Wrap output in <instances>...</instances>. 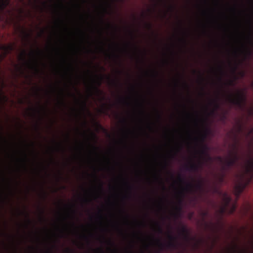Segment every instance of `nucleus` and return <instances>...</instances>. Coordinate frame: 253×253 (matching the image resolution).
<instances>
[{
    "label": "nucleus",
    "mask_w": 253,
    "mask_h": 253,
    "mask_svg": "<svg viewBox=\"0 0 253 253\" xmlns=\"http://www.w3.org/2000/svg\"><path fill=\"white\" fill-rule=\"evenodd\" d=\"M228 101L230 103L239 108H242L246 102V95L243 91L238 90L235 95L232 94L230 95Z\"/></svg>",
    "instance_id": "nucleus-1"
},
{
    "label": "nucleus",
    "mask_w": 253,
    "mask_h": 253,
    "mask_svg": "<svg viewBox=\"0 0 253 253\" xmlns=\"http://www.w3.org/2000/svg\"><path fill=\"white\" fill-rule=\"evenodd\" d=\"M216 159L220 163L225 164V166H223L222 169L223 170H226L227 168H230L236 164L237 162L239 160V157L237 155V152H231L230 157L225 160H224L220 156L217 157Z\"/></svg>",
    "instance_id": "nucleus-2"
},
{
    "label": "nucleus",
    "mask_w": 253,
    "mask_h": 253,
    "mask_svg": "<svg viewBox=\"0 0 253 253\" xmlns=\"http://www.w3.org/2000/svg\"><path fill=\"white\" fill-rule=\"evenodd\" d=\"M177 179L180 183H186L184 190L187 191H193L194 188L196 190H202L203 189L204 182L202 179H199L195 185L190 182H186L184 178L180 174L178 175Z\"/></svg>",
    "instance_id": "nucleus-3"
},
{
    "label": "nucleus",
    "mask_w": 253,
    "mask_h": 253,
    "mask_svg": "<svg viewBox=\"0 0 253 253\" xmlns=\"http://www.w3.org/2000/svg\"><path fill=\"white\" fill-rule=\"evenodd\" d=\"M168 238L169 241L167 244H165L161 242L159 239L157 240V244L161 251L164 250L166 247L167 249H174L177 246V238L173 236L171 233L168 234Z\"/></svg>",
    "instance_id": "nucleus-4"
},
{
    "label": "nucleus",
    "mask_w": 253,
    "mask_h": 253,
    "mask_svg": "<svg viewBox=\"0 0 253 253\" xmlns=\"http://www.w3.org/2000/svg\"><path fill=\"white\" fill-rule=\"evenodd\" d=\"M209 129H207L205 132V133L203 135H202L201 138V141L202 142V148L201 150L200 151V153L202 155L204 156L203 160L205 162L211 161L212 160L211 157L210 156L208 153L209 150L208 146L207 145L203 144V142L204 141L207 136V135L209 133Z\"/></svg>",
    "instance_id": "nucleus-5"
},
{
    "label": "nucleus",
    "mask_w": 253,
    "mask_h": 253,
    "mask_svg": "<svg viewBox=\"0 0 253 253\" xmlns=\"http://www.w3.org/2000/svg\"><path fill=\"white\" fill-rule=\"evenodd\" d=\"M203 163L200 162L198 164L191 163L189 165H186L185 168L187 170L198 171L202 167Z\"/></svg>",
    "instance_id": "nucleus-6"
},
{
    "label": "nucleus",
    "mask_w": 253,
    "mask_h": 253,
    "mask_svg": "<svg viewBox=\"0 0 253 253\" xmlns=\"http://www.w3.org/2000/svg\"><path fill=\"white\" fill-rule=\"evenodd\" d=\"M223 201L224 206L220 210V212L222 213L225 212L226 208L229 206L231 201V197L226 193L223 194Z\"/></svg>",
    "instance_id": "nucleus-7"
},
{
    "label": "nucleus",
    "mask_w": 253,
    "mask_h": 253,
    "mask_svg": "<svg viewBox=\"0 0 253 253\" xmlns=\"http://www.w3.org/2000/svg\"><path fill=\"white\" fill-rule=\"evenodd\" d=\"M180 232L186 240H189V232L187 228L185 226H181L180 230Z\"/></svg>",
    "instance_id": "nucleus-8"
},
{
    "label": "nucleus",
    "mask_w": 253,
    "mask_h": 253,
    "mask_svg": "<svg viewBox=\"0 0 253 253\" xmlns=\"http://www.w3.org/2000/svg\"><path fill=\"white\" fill-rule=\"evenodd\" d=\"M2 49L5 52L4 56H5L7 54L10 53L14 49V46L12 44H9L8 45H4L2 46Z\"/></svg>",
    "instance_id": "nucleus-9"
},
{
    "label": "nucleus",
    "mask_w": 253,
    "mask_h": 253,
    "mask_svg": "<svg viewBox=\"0 0 253 253\" xmlns=\"http://www.w3.org/2000/svg\"><path fill=\"white\" fill-rule=\"evenodd\" d=\"M9 3V0H0V11H3Z\"/></svg>",
    "instance_id": "nucleus-10"
},
{
    "label": "nucleus",
    "mask_w": 253,
    "mask_h": 253,
    "mask_svg": "<svg viewBox=\"0 0 253 253\" xmlns=\"http://www.w3.org/2000/svg\"><path fill=\"white\" fill-rule=\"evenodd\" d=\"M244 187L241 185H238L236 186V189L237 190V196H239L240 194L244 190Z\"/></svg>",
    "instance_id": "nucleus-11"
},
{
    "label": "nucleus",
    "mask_w": 253,
    "mask_h": 253,
    "mask_svg": "<svg viewBox=\"0 0 253 253\" xmlns=\"http://www.w3.org/2000/svg\"><path fill=\"white\" fill-rule=\"evenodd\" d=\"M156 224L157 225V232L160 234H162L163 233V230L161 226L158 223H156Z\"/></svg>",
    "instance_id": "nucleus-12"
},
{
    "label": "nucleus",
    "mask_w": 253,
    "mask_h": 253,
    "mask_svg": "<svg viewBox=\"0 0 253 253\" xmlns=\"http://www.w3.org/2000/svg\"><path fill=\"white\" fill-rule=\"evenodd\" d=\"M213 103L214 105V107L215 108V110H217V109H219L220 106L217 101L214 100L213 101Z\"/></svg>",
    "instance_id": "nucleus-13"
},
{
    "label": "nucleus",
    "mask_w": 253,
    "mask_h": 253,
    "mask_svg": "<svg viewBox=\"0 0 253 253\" xmlns=\"http://www.w3.org/2000/svg\"><path fill=\"white\" fill-rule=\"evenodd\" d=\"M92 88L98 93H102V92L99 89L98 86H93Z\"/></svg>",
    "instance_id": "nucleus-14"
},
{
    "label": "nucleus",
    "mask_w": 253,
    "mask_h": 253,
    "mask_svg": "<svg viewBox=\"0 0 253 253\" xmlns=\"http://www.w3.org/2000/svg\"><path fill=\"white\" fill-rule=\"evenodd\" d=\"M225 174L222 173L221 175L219 177V180L220 182H222L224 181V177H225Z\"/></svg>",
    "instance_id": "nucleus-15"
},
{
    "label": "nucleus",
    "mask_w": 253,
    "mask_h": 253,
    "mask_svg": "<svg viewBox=\"0 0 253 253\" xmlns=\"http://www.w3.org/2000/svg\"><path fill=\"white\" fill-rule=\"evenodd\" d=\"M25 55H26V52L25 51H24L23 52V53L21 54V56H20V59L24 61H25Z\"/></svg>",
    "instance_id": "nucleus-16"
},
{
    "label": "nucleus",
    "mask_w": 253,
    "mask_h": 253,
    "mask_svg": "<svg viewBox=\"0 0 253 253\" xmlns=\"http://www.w3.org/2000/svg\"><path fill=\"white\" fill-rule=\"evenodd\" d=\"M102 77H100L98 78V80L97 81V85L98 86H100L102 84Z\"/></svg>",
    "instance_id": "nucleus-17"
},
{
    "label": "nucleus",
    "mask_w": 253,
    "mask_h": 253,
    "mask_svg": "<svg viewBox=\"0 0 253 253\" xmlns=\"http://www.w3.org/2000/svg\"><path fill=\"white\" fill-rule=\"evenodd\" d=\"M220 119L222 121H225V120L226 119V114H223L221 117H220Z\"/></svg>",
    "instance_id": "nucleus-18"
},
{
    "label": "nucleus",
    "mask_w": 253,
    "mask_h": 253,
    "mask_svg": "<svg viewBox=\"0 0 253 253\" xmlns=\"http://www.w3.org/2000/svg\"><path fill=\"white\" fill-rule=\"evenodd\" d=\"M23 33L25 35L26 38H29L30 37V34L27 33L25 30H23Z\"/></svg>",
    "instance_id": "nucleus-19"
},
{
    "label": "nucleus",
    "mask_w": 253,
    "mask_h": 253,
    "mask_svg": "<svg viewBox=\"0 0 253 253\" xmlns=\"http://www.w3.org/2000/svg\"><path fill=\"white\" fill-rule=\"evenodd\" d=\"M208 214V211H203V212H202V215L204 217L207 216Z\"/></svg>",
    "instance_id": "nucleus-20"
},
{
    "label": "nucleus",
    "mask_w": 253,
    "mask_h": 253,
    "mask_svg": "<svg viewBox=\"0 0 253 253\" xmlns=\"http://www.w3.org/2000/svg\"><path fill=\"white\" fill-rule=\"evenodd\" d=\"M26 216L28 218L27 221H28V223L29 224L31 223V220L29 218V214L27 213H26Z\"/></svg>",
    "instance_id": "nucleus-21"
},
{
    "label": "nucleus",
    "mask_w": 253,
    "mask_h": 253,
    "mask_svg": "<svg viewBox=\"0 0 253 253\" xmlns=\"http://www.w3.org/2000/svg\"><path fill=\"white\" fill-rule=\"evenodd\" d=\"M247 52L249 56H251L252 55V51L250 49H248Z\"/></svg>",
    "instance_id": "nucleus-22"
},
{
    "label": "nucleus",
    "mask_w": 253,
    "mask_h": 253,
    "mask_svg": "<svg viewBox=\"0 0 253 253\" xmlns=\"http://www.w3.org/2000/svg\"><path fill=\"white\" fill-rule=\"evenodd\" d=\"M95 124L99 128H103V127L99 123L96 122Z\"/></svg>",
    "instance_id": "nucleus-23"
},
{
    "label": "nucleus",
    "mask_w": 253,
    "mask_h": 253,
    "mask_svg": "<svg viewBox=\"0 0 253 253\" xmlns=\"http://www.w3.org/2000/svg\"><path fill=\"white\" fill-rule=\"evenodd\" d=\"M66 252L67 253H73V251L70 249H67L66 250Z\"/></svg>",
    "instance_id": "nucleus-24"
},
{
    "label": "nucleus",
    "mask_w": 253,
    "mask_h": 253,
    "mask_svg": "<svg viewBox=\"0 0 253 253\" xmlns=\"http://www.w3.org/2000/svg\"><path fill=\"white\" fill-rule=\"evenodd\" d=\"M17 68L18 69V70H19L21 72V73H22V74L23 73V71L22 70V69L21 67H19L17 66Z\"/></svg>",
    "instance_id": "nucleus-25"
},
{
    "label": "nucleus",
    "mask_w": 253,
    "mask_h": 253,
    "mask_svg": "<svg viewBox=\"0 0 253 253\" xmlns=\"http://www.w3.org/2000/svg\"><path fill=\"white\" fill-rule=\"evenodd\" d=\"M245 75V72H241L240 73V76H241L242 77H244Z\"/></svg>",
    "instance_id": "nucleus-26"
},
{
    "label": "nucleus",
    "mask_w": 253,
    "mask_h": 253,
    "mask_svg": "<svg viewBox=\"0 0 253 253\" xmlns=\"http://www.w3.org/2000/svg\"><path fill=\"white\" fill-rule=\"evenodd\" d=\"M147 25L149 29H152V25L151 24H150V23L147 24Z\"/></svg>",
    "instance_id": "nucleus-27"
},
{
    "label": "nucleus",
    "mask_w": 253,
    "mask_h": 253,
    "mask_svg": "<svg viewBox=\"0 0 253 253\" xmlns=\"http://www.w3.org/2000/svg\"><path fill=\"white\" fill-rule=\"evenodd\" d=\"M219 70H220V71L221 73V74H223V69H222V67L220 66V67H219Z\"/></svg>",
    "instance_id": "nucleus-28"
},
{
    "label": "nucleus",
    "mask_w": 253,
    "mask_h": 253,
    "mask_svg": "<svg viewBox=\"0 0 253 253\" xmlns=\"http://www.w3.org/2000/svg\"><path fill=\"white\" fill-rule=\"evenodd\" d=\"M108 243H109L110 244H111L112 245H114V243H113L110 240H108Z\"/></svg>",
    "instance_id": "nucleus-29"
},
{
    "label": "nucleus",
    "mask_w": 253,
    "mask_h": 253,
    "mask_svg": "<svg viewBox=\"0 0 253 253\" xmlns=\"http://www.w3.org/2000/svg\"><path fill=\"white\" fill-rule=\"evenodd\" d=\"M199 74H200V78H201V81L203 82L204 80V78H203L202 75H201V73L199 72Z\"/></svg>",
    "instance_id": "nucleus-30"
},
{
    "label": "nucleus",
    "mask_w": 253,
    "mask_h": 253,
    "mask_svg": "<svg viewBox=\"0 0 253 253\" xmlns=\"http://www.w3.org/2000/svg\"><path fill=\"white\" fill-rule=\"evenodd\" d=\"M122 121L123 123H126V119H123L122 120Z\"/></svg>",
    "instance_id": "nucleus-31"
},
{
    "label": "nucleus",
    "mask_w": 253,
    "mask_h": 253,
    "mask_svg": "<svg viewBox=\"0 0 253 253\" xmlns=\"http://www.w3.org/2000/svg\"><path fill=\"white\" fill-rule=\"evenodd\" d=\"M251 167L253 168V161L250 162Z\"/></svg>",
    "instance_id": "nucleus-32"
},
{
    "label": "nucleus",
    "mask_w": 253,
    "mask_h": 253,
    "mask_svg": "<svg viewBox=\"0 0 253 253\" xmlns=\"http://www.w3.org/2000/svg\"><path fill=\"white\" fill-rule=\"evenodd\" d=\"M161 183H162V185H163V189H165L166 187H165V185H164V183H163V182H162V181H161Z\"/></svg>",
    "instance_id": "nucleus-33"
},
{
    "label": "nucleus",
    "mask_w": 253,
    "mask_h": 253,
    "mask_svg": "<svg viewBox=\"0 0 253 253\" xmlns=\"http://www.w3.org/2000/svg\"><path fill=\"white\" fill-rule=\"evenodd\" d=\"M177 210H178L179 211H181V207H180V206H179V207H178L177 208Z\"/></svg>",
    "instance_id": "nucleus-34"
},
{
    "label": "nucleus",
    "mask_w": 253,
    "mask_h": 253,
    "mask_svg": "<svg viewBox=\"0 0 253 253\" xmlns=\"http://www.w3.org/2000/svg\"><path fill=\"white\" fill-rule=\"evenodd\" d=\"M233 84V82L232 81H230L229 82V84H230V85H232V84Z\"/></svg>",
    "instance_id": "nucleus-35"
},
{
    "label": "nucleus",
    "mask_w": 253,
    "mask_h": 253,
    "mask_svg": "<svg viewBox=\"0 0 253 253\" xmlns=\"http://www.w3.org/2000/svg\"><path fill=\"white\" fill-rule=\"evenodd\" d=\"M83 106L84 108H85L86 107V104L85 102H83Z\"/></svg>",
    "instance_id": "nucleus-36"
},
{
    "label": "nucleus",
    "mask_w": 253,
    "mask_h": 253,
    "mask_svg": "<svg viewBox=\"0 0 253 253\" xmlns=\"http://www.w3.org/2000/svg\"><path fill=\"white\" fill-rule=\"evenodd\" d=\"M184 85H185L187 88H188V86L187 84L186 83H184Z\"/></svg>",
    "instance_id": "nucleus-37"
},
{
    "label": "nucleus",
    "mask_w": 253,
    "mask_h": 253,
    "mask_svg": "<svg viewBox=\"0 0 253 253\" xmlns=\"http://www.w3.org/2000/svg\"><path fill=\"white\" fill-rule=\"evenodd\" d=\"M182 202V198H180L179 199V203L181 204Z\"/></svg>",
    "instance_id": "nucleus-38"
},
{
    "label": "nucleus",
    "mask_w": 253,
    "mask_h": 253,
    "mask_svg": "<svg viewBox=\"0 0 253 253\" xmlns=\"http://www.w3.org/2000/svg\"><path fill=\"white\" fill-rule=\"evenodd\" d=\"M100 188L101 189H102L103 184H102V182H101V184H100Z\"/></svg>",
    "instance_id": "nucleus-39"
},
{
    "label": "nucleus",
    "mask_w": 253,
    "mask_h": 253,
    "mask_svg": "<svg viewBox=\"0 0 253 253\" xmlns=\"http://www.w3.org/2000/svg\"><path fill=\"white\" fill-rule=\"evenodd\" d=\"M46 253H51V251L50 250H48L47 252H46Z\"/></svg>",
    "instance_id": "nucleus-40"
},
{
    "label": "nucleus",
    "mask_w": 253,
    "mask_h": 253,
    "mask_svg": "<svg viewBox=\"0 0 253 253\" xmlns=\"http://www.w3.org/2000/svg\"><path fill=\"white\" fill-rule=\"evenodd\" d=\"M35 69L36 70V71H38V69H37V67L36 66H34V67Z\"/></svg>",
    "instance_id": "nucleus-41"
},
{
    "label": "nucleus",
    "mask_w": 253,
    "mask_h": 253,
    "mask_svg": "<svg viewBox=\"0 0 253 253\" xmlns=\"http://www.w3.org/2000/svg\"><path fill=\"white\" fill-rule=\"evenodd\" d=\"M183 42L185 44V43H186V41H185V40H183Z\"/></svg>",
    "instance_id": "nucleus-42"
},
{
    "label": "nucleus",
    "mask_w": 253,
    "mask_h": 253,
    "mask_svg": "<svg viewBox=\"0 0 253 253\" xmlns=\"http://www.w3.org/2000/svg\"><path fill=\"white\" fill-rule=\"evenodd\" d=\"M167 166V163L166 162L165 167L166 168Z\"/></svg>",
    "instance_id": "nucleus-43"
},
{
    "label": "nucleus",
    "mask_w": 253,
    "mask_h": 253,
    "mask_svg": "<svg viewBox=\"0 0 253 253\" xmlns=\"http://www.w3.org/2000/svg\"><path fill=\"white\" fill-rule=\"evenodd\" d=\"M158 118H159V119H160V118H161V116H160V115H159V114L158 115Z\"/></svg>",
    "instance_id": "nucleus-44"
},
{
    "label": "nucleus",
    "mask_w": 253,
    "mask_h": 253,
    "mask_svg": "<svg viewBox=\"0 0 253 253\" xmlns=\"http://www.w3.org/2000/svg\"><path fill=\"white\" fill-rule=\"evenodd\" d=\"M233 146H234V149H236V145H234Z\"/></svg>",
    "instance_id": "nucleus-45"
},
{
    "label": "nucleus",
    "mask_w": 253,
    "mask_h": 253,
    "mask_svg": "<svg viewBox=\"0 0 253 253\" xmlns=\"http://www.w3.org/2000/svg\"><path fill=\"white\" fill-rule=\"evenodd\" d=\"M92 135H93L94 137H95V135L94 133H92Z\"/></svg>",
    "instance_id": "nucleus-46"
},
{
    "label": "nucleus",
    "mask_w": 253,
    "mask_h": 253,
    "mask_svg": "<svg viewBox=\"0 0 253 253\" xmlns=\"http://www.w3.org/2000/svg\"><path fill=\"white\" fill-rule=\"evenodd\" d=\"M155 74L156 76L157 75V73L156 72H155Z\"/></svg>",
    "instance_id": "nucleus-47"
},
{
    "label": "nucleus",
    "mask_w": 253,
    "mask_h": 253,
    "mask_svg": "<svg viewBox=\"0 0 253 253\" xmlns=\"http://www.w3.org/2000/svg\"><path fill=\"white\" fill-rule=\"evenodd\" d=\"M94 149H98V148L96 147H94Z\"/></svg>",
    "instance_id": "nucleus-48"
},
{
    "label": "nucleus",
    "mask_w": 253,
    "mask_h": 253,
    "mask_svg": "<svg viewBox=\"0 0 253 253\" xmlns=\"http://www.w3.org/2000/svg\"><path fill=\"white\" fill-rule=\"evenodd\" d=\"M100 251L101 252H103V250L102 249H100Z\"/></svg>",
    "instance_id": "nucleus-49"
},
{
    "label": "nucleus",
    "mask_w": 253,
    "mask_h": 253,
    "mask_svg": "<svg viewBox=\"0 0 253 253\" xmlns=\"http://www.w3.org/2000/svg\"><path fill=\"white\" fill-rule=\"evenodd\" d=\"M129 253H133L132 252L130 251Z\"/></svg>",
    "instance_id": "nucleus-50"
},
{
    "label": "nucleus",
    "mask_w": 253,
    "mask_h": 253,
    "mask_svg": "<svg viewBox=\"0 0 253 253\" xmlns=\"http://www.w3.org/2000/svg\"><path fill=\"white\" fill-rule=\"evenodd\" d=\"M43 211H42V214H43Z\"/></svg>",
    "instance_id": "nucleus-51"
},
{
    "label": "nucleus",
    "mask_w": 253,
    "mask_h": 253,
    "mask_svg": "<svg viewBox=\"0 0 253 253\" xmlns=\"http://www.w3.org/2000/svg\"><path fill=\"white\" fill-rule=\"evenodd\" d=\"M107 79H108V80H110V78H109V77H107Z\"/></svg>",
    "instance_id": "nucleus-52"
},
{
    "label": "nucleus",
    "mask_w": 253,
    "mask_h": 253,
    "mask_svg": "<svg viewBox=\"0 0 253 253\" xmlns=\"http://www.w3.org/2000/svg\"><path fill=\"white\" fill-rule=\"evenodd\" d=\"M130 34H131V35H132V32H130Z\"/></svg>",
    "instance_id": "nucleus-53"
},
{
    "label": "nucleus",
    "mask_w": 253,
    "mask_h": 253,
    "mask_svg": "<svg viewBox=\"0 0 253 253\" xmlns=\"http://www.w3.org/2000/svg\"><path fill=\"white\" fill-rule=\"evenodd\" d=\"M252 84H253V82Z\"/></svg>",
    "instance_id": "nucleus-54"
}]
</instances>
